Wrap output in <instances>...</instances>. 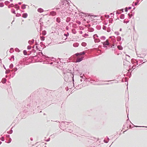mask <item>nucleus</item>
<instances>
[{"label": "nucleus", "instance_id": "obj_1", "mask_svg": "<svg viewBox=\"0 0 147 147\" xmlns=\"http://www.w3.org/2000/svg\"><path fill=\"white\" fill-rule=\"evenodd\" d=\"M68 123L67 122L62 121L59 127H60L61 129L64 130V127H65V126L68 125Z\"/></svg>", "mask_w": 147, "mask_h": 147}, {"label": "nucleus", "instance_id": "obj_2", "mask_svg": "<svg viewBox=\"0 0 147 147\" xmlns=\"http://www.w3.org/2000/svg\"><path fill=\"white\" fill-rule=\"evenodd\" d=\"M63 7V6L61 4V2H59V3L55 7V8L57 10L60 9V8H62Z\"/></svg>", "mask_w": 147, "mask_h": 147}, {"label": "nucleus", "instance_id": "obj_3", "mask_svg": "<svg viewBox=\"0 0 147 147\" xmlns=\"http://www.w3.org/2000/svg\"><path fill=\"white\" fill-rule=\"evenodd\" d=\"M61 3L62 5H65L66 4V3H67V0H64L63 1H61Z\"/></svg>", "mask_w": 147, "mask_h": 147}, {"label": "nucleus", "instance_id": "obj_4", "mask_svg": "<svg viewBox=\"0 0 147 147\" xmlns=\"http://www.w3.org/2000/svg\"><path fill=\"white\" fill-rule=\"evenodd\" d=\"M83 57H81L80 58L77 59L76 60V62H79L81 61L83 59Z\"/></svg>", "mask_w": 147, "mask_h": 147}, {"label": "nucleus", "instance_id": "obj_5", "mask_svg": "<svg viewBox=\"0 0 147 147\" xmlns=\"http://www.w3.org/2000/svg\"><path fill=\"white\" fill-rule=\"evenodd\" d=\"M103 45H108L109 44L108 40H107L105 42H104L103 43Z\"/></svg>", "mask_w": 147, "mask_h": 147}, {"label": "nucleus", "instance_id": "obj_6", "mask_svg": "<svg viewBox=\"0 0 147 147\" xmlns=\"http://www.w3.org/2000/svg\"><path fill=\"white\" fill-rule=\"evenodd\" d=\"M50 14L52 16H55L56 14V12L54 11H53L50 12Z\"/></svg>", "mask_w": 147, "mask_h": 147}, {"label": "nucleus", "instance_id": "obj_7", "mask_svg": "<svg viewBox=\"0 0 147 147\" xmlns=\"http://www.w3.org/2000/svg\"><path fill=\"white\" fill-rule=\"evenodd\" d=\"M85 54V52L83 51L82 52H80L79 53H78L76 54V55L77 56H78V55H84Z\"/></svg>", "mask_w": 147, "mask_h": 147}, {"label": "nucleus", "instance_id": "obj_8", "mask_svg": "<svg viewBox=\"0 0 147 147\" xmlns=\"http://www.w3.org/2000/svg\"><path fill=\"white\" fill-rule=\"evenodd\" d=\"M28 16V14L27 13H25L23 14L22 17L24 18H26Z\"/></svg>", "mask_w": 147, "mask_h": 147}, {"label": "nucleus", "instance_id": "obj_9", "mask_svg": "<svg viewBox=\"0 0 147 147\" xmlns=\"http://www.w3.org/2000/svg\"><path fill=\"white\" fill-rule=\"evenodd\" d=\"M43 11V9L41 8H39L38 9V11L40 13H42Z\"/></svg>", "mask_w": 147, "mask_h": 147}, {"label": "nucleus", "instance_id": "obj_10", "mask_svg": "<svg viewBox=\"0 0 147 147\" xmlns=\"http://www.w3.org/2000/svg\"><path fill=\"white\" fill-rule=\"evenodd\" d=\"M34 42V39H33L32 40H29L28 41V43H29V44L31 45V44H32Z\"/></svg>", "mask_w": 147, "mask_h": 147}, {"label": "nucleus", "instance_id": "obj_11", "mask_svg": "<svg viewBox=\"0 0 147 147\" xmlns=\"http://www.w3.org/2000/svg\"><path fill=\"white\" fill-rule=\"evenodd\" d=\"M6 80L5 78H3L2 80V82L3 84H4L6 82Z\"/></svg>", "mask_w": 147, "mask_h": 147}, {"label": "nucleus", "instance_id": "obj_12", "mask_svg": "<svg viewBox=\"0 0 147 147\" xmlns=\"http://www.w3.org/2000/svg\"><path fill=\"white\" fill-rule=\"evenodd\" d=\"M124 15L123 14H121L120 16V18L121 19H123L124 18Z\"/></svg>", "mask_w": 147, "mask_h": 147}, {"label": "nucleus", "instance_id": "obj_13", "mask_svg": "<svg viewBox=\"0 0 147 147\" xmlns=\"http://www.w3.org/2000/svg\"><path fill=\"white\" fill-rule=\"evenodd\" d=\"M26 8V5L25 4H23V6L22 7V8L23 9H24Z\"/></svg>", "mask_w": 147, "mask_h": 147}, {"label": "nucleus", "instance_id": "obj_14", "mask_svg": "<svg viewBox=\"0 0 147 147\" xmlns=\"http://www.w3.org/2000/svg\"><path fill=\"white\" fill-rule=\"evenodd\" d=\"M121 39V38L120 36H118L117 37V41H120Z\"/></svg>", "mask_w": 147, "mask_h": 147}, {"label": "nucleus", "instance_id": "obj_15", "mask_svg": "<svg viewBox=\"0 0 147 147\" xmlns=\"http://www.w3.org/2000/svg\"><path fill=\"white\" fill-rule=\"evenodd\" d=\"M45 37L44 36H40V39L42 41H44L45 40Z\"/></svg>", "mask_w": 147, "mask_h": 147}, {"label": "nucleus", "instance_id": "obj_16", "mask_svg": "<svg viewBox=\"0 0 147 147\" xmlns=\"http://www.w3.org/2000/svg\"><path fill=\"white\" fill-rule=\"evenodd\" d=\"M117 48L119 50H122L123 49V47L120 46H117Z\"/></svg>", "mask_w": 147, "mask_h": 147}, {"label": "nucleus", "instance_id": "obj_17", "mask_svg": "<svg viewBox=\"0 0 147 147\" xmlns=\"http://www.w3.org/2000/svg\"><path fill=\"white\" fill-rule=\"evenodd\" d=\"M60 18H57L56 19V21L58 23H59L60 22Z\"/></svg>", "mask_w": 147, "mask_h": 147}, {"label": "nucleus", "instance_id": "obj_18", "mask_svg": "<svg viewBox=\"0 0 147 147\" xmlns=\"http://www.w3.org/2000/svg\"><path fill=\"white\" fill-rule=\"evenodd\" d=\"M82 45L84 47H85L86 45V44L85 42H83L82 43Z\"/></svg>", "mask_w": 147, "mask_h": 147}, {"label": "nucleus", "instance_id": "obj_19", "mask_svg": "<svg viewBox=\"0 0 147 147\" xmlns=\"http://www.w3.org/2000/svg\"><path fill=\"white\" fill-rule=\"evenodd\" d=\"M105 36H102L100 37V39L101 40H104L105 39Z\"/></svg>", "mask_w": 147, "mask_h": 147}, {"label": "nucleus", "instance_id": "obj_20", "mask_svg": "<svg viewBox=\"0 0 147 147\" xmlns=\"http://www.w3.org/2000/svg\"><path fill=\"white\" fill-rule=\"evenodd\" d=\"M15 6L16 8L17 9H19L20 7H19L18 6V4H16L15 5Z\"/></svg>", "mask_w": 147, "mask_h": 147}, {"label": "nucleus", "instance_id": "obj_21", "mask_svg": "<svg viewBox=\"0 0 147 147\" xmlns=\"http://www.w3.org/2000/svg\"><path fill=\"white\" fill-rule=\"evenodd\" d=\"M11 12L13 13H14L15 14H16V13H15V9H11Z\"/></svg>", "mask_w": 147, "mask_h": 147}, {"label": "nucleus", "instance_id": "obj_22", "mask_svg": "<svg viewBox=\"0 0 147 147\" xmlns=\"http://www.w3.org/2000/svg\"><path fill=\"white\" fill-rule=\"evenodd\" d=\"M140 0H137V2L135 3V5H137Z\"/></svg>", "mask_w": 147, "mask_h": 147}, {"label": "nucleus", "instance_id": "obj_23", "mask_svg": "<svg viewBox=\"0 0 147 147\" xmlns=\"http://www.w3.org/2000/svg\"><path fill=\"white\" fill-rule=\"evenodd\" d=\"M42 34L43 35H45L46 34V31L45 30H44L42 32Z\"/></svg>", "mask_w": 147, "mask_h": 147}, {"label": "nucleus", "instance_id": "obj_24", "mask_svg": "<svg viewBox=\"0 0 147 147\" xmlns=\"http://www.w3.org/2000/svg\"><path fill=\"white\" fill-rule=\"evenodd\" d=\"M4 4L3 3L1 2L0 3V7H3L4 6Z\"/></svg>", "mask_w": 147, "mask_h": 147}, {"label": "nucleus", "instance_id": "obj_25", "mask_svg": "<svg viewBox=\"0 0 147 147\" xmlns=\"http://www.w3.org/2000/svg\"><path fill=\"white\" fill-rule=\"evenodd\" d=\"M13 64H11L9 66V67L10 68L12 69L13 67Z\"/></svg>", "mask_w": 147, "mask_h": 147}, {"label": "nucleus", "instance_id": "obj_26", "mask_svg": "<svg viewBox=\"0 0 147 147\" xmlns=\"http://www.w3.org/2000/svg\"><path fill=\"white\" fill-rule=\"evenodd\" d=\"M23 53L24 55H27V52L26 50H24L23 51Z\"/></svg>", "mask_w": 147, "mask_h": 147}, {"label": "nucleus", "instance_id": "obj_27", "mask_svg": "<svg viewBox=\"0 0 147 147\" xmlns=\"http://www.w3.org/2000/svg\"><path fill=\"white\" fill-rule=\"evenodd\" d=\"M13 132V130L12 129H11V130L7 132V133L9 134H11Z\"/></svg>", "mask_w": 147, "mask_h": 147}, {"label": "nucleus", "instance_id": "obj_28", "mask_svg": "<svg viewBox=\"0 0 147 147\" xmlns=\"http://www.w3.org/2000/svg\"><path fill=\"white\" fill-rule=\"evenodd\" d=\"M18 70V69L17 67H15L13 68V70H12V71H17Z\"/></svg>", "mask_w": 147, "mask_h": 147}, {"label": "nucleus", "instance_id": "obj_29", "mask_svg": "<svg viewBox=\"0 0 147 147\" xmlns=\"http://www.w3.org/2000/svg\"><path fill=\"white\" fill-rule=\"evenodd\" d=\"M21 16V14L20 13H17L16 15V16L17 17H19Z\"/></svg>", "mask_w": 147, "mask_h": 147}, {"label": "nucleus", "instance_id": "obj_30", "mask_svg": "<svg viewBox=\"0 0 147 147\" xmlns=\"http://www.w3.org/2000/svg\"><path fill=\"white\" fill-rule=\"evenodd\" d=\"M115 33L117 35H118L119 34V33L118 32H115Z\"/></svg>", "mask_w": 147, "mask_h": 147}, {"label": "nucleus", "instance_id": "obj_31", "mask_svg": "<svg viewBox=\"0 0 147 147\" xmlns=\"http://www.w3.org/2000/svg\"><path fill=\"white\" fill-rule=\"evenodd\" d=\"M13 6V3H11L10 5V6H9L8 7L9 8H10V7H12Z\"/></svg>", "mask_w": 147, "mask_h": 147}, {"label": "nucleus", "instance_id": "obj_32", "mask_svg": "<svg viewBox=\"0 0 147 147\" xmlns=\"http://www.w3.org/2000/svg\"><path fill=\"white\" fill-rule=\"evenodd\" d=\"M11 51H13V48H11L9 52L11 53H12Z\"/></svg>", "mask_w": 147, "mask_h": 147}, {"label": "nucleus", "instance_id": "obj_33", "mask_svg": "<svg viewBox=\"0 0 147 147\" xmlns=\"http://www.w3.org/2000/svg\"><path fill=\"white\" fill-rule=\"evenodd\" d=\"M10 70H7L5 71V73L6 74H8V73H9L10 72Z\"/></svg>", "mask_w": 147, "mask_h": 147}, {"label": "nucleus", "instance_id": "obj_34", "mask_svg": "<svg viewBox=\"0 0 147 147\" xmlns=\"http://www.w3.org/2000/svg\"><path fill=\"white\" fill-rule=\"evenodd\" d=\"M95 36H96L97 37H98V36L96 34H95L93 36V37L94 39L95 38Z\"/></svg>", "mask_w": 147, "mask_h": 147}, {"label": "nucleus", "instance_id": "obj_35", "mask_svg": "<svg viewBox=\"0 0 147 147\" xmlns=\"http://www.w3.org/2000/svg\"><path fill=\"white\" fill-rule=\"evenodd\" d=\"M128 8L127 7H125V12H127L128 11Z\"/></svg>", "mask_w": 147, "mask_h": 147}, {"label": "nucleus", "instance_id": "obj_36", "mask_svg": "<svg viewBox=\"0 0 147 147\" xmlns=\"http://www.w3.org/2000/svg\"><path fill=\"white\" fill-rule=\"evenodd\" d=\"M31 47L30 46H28L27 47V49L28 50L30 49H31Z\"/></svg>", "mask_w": 147, "mask_h": 147}, {"label": "nucleus", "instance_id": "obj_37", "mask_svg": "<svg viewBox=\"0 0 147 147\" xmlns=\"http://www.w3.org/2000/svg\"><path fill=\"white\" fill-rule=\"evenodd\" d=\"M1 140H2V141H4V138L3 137H2L1 138Z\"/></svg>", "mask_w": 147, "mask_h": 147}, {"label": "nucleus", "instance_id": "obj_38", "mask_svg": "<svg viewBox=\"0 0 147 147\" xmlns=\"http://www.w3.org/2000/svg\"><path fill=\"white\" fill-rule=\"evenodd\" d=\"M69 34L68 32L67 33V34H64V35L66 36H69Z\"/></svg>", "mask_w": 147, "mask_h": 147}, {"label": "nucleus", "instance_id": "obj_39", "mask_svg": "<svg viewBox=\"0 0 147 147\" xmlns=\"http://www.w3.org/2000/svg\"><path fill=\"white\" fill-rule=\"evenodd\" d=\"M11 138H9V142H7L8 143H10L11 142Z\"/></svg>", "mask_w": 147, "mask_h": 147}, {"label": "nucleus", "instance_id": "obj_40", "mask_svg": "<svg viewBox=\"0 0 147 147\" xmlns=\"http://www.w3.org/2000/svg\"><path fill=\"white\" fill-rule=\"evenodd\" d=\"M12 59H13V60H14V56L13 55H12L11 56V59H10V60Z\"/></svg>", "mask_w": 147, "mask_h": 147}, {"label": "nucleus", "instance_id": "obj_41", "mask_svg": "<svg viewBox=\"0 0 147 147\" xmlns=\"http://www.w3.org/2000/svg\"><path fill=\"white\" fill-rule=\"evenodd\" d=\"M129 22V21H125V20H124L123 22L124 23H126V24H127V23H128Z\"/></svg>", "mask_w": 147, "mask_h": 147}, {"label": "nucleus", "instance_id": "obj_42", "mask_svg": "<svg viewBox=\"0 0 147 147\" xmlns=\"http://www.w3.org/2000/svg\"><path fill=\"white\" fill-rule=\"evenodd\" d=\"M134 126L136 127H145L144 126H136V125H134Z\"/></svg>", "mask_w": 147, "mask_h": 147}, {"label": "nucleus", "instance_id": "obj_43", "mask_svg": "<svg viewBox=\"0 0 147 147\" xmlns=\"http://www.w3.org/2000/svg\"><path fill=\"white\" fill-rule=\"evenodd\" d=\"M97 41L96 42H100V40L99 39H97Z\"/></svg>", "mask_w": 147, "mask_h": 147}, {"label": "nucleus", "instance_id": "obj_44", "mask_svg": "<svg viewBox=\"0 0 147 147\" xmlns=\"http://www.w3.org/2000/svg\"><path fill=\"white\" fill-rule=\"evenodd\" d=\"M106 26H104L103 28V30H105L106 29Z\"/></svg>", "mask_w": 147, "mask_h": 147}, {"label": "nucleus", "instance_id": "obj_45", "mask_svg": "<svg viewBox=\"0 0 147 147\" xmlns=\"http://www.w3.org/2000/svg\"><path fill=\"white\" fill-rule=\"evenodd\" d=\"M50 138H49L48 139L46 140V141L47 142H48L50 141Z\"/></svg>", "mask_w": 147, "mask_h": 147}, {"label": "nucleus", "instance_id": "obj_46", "mask_svg": "<svg viewBox=\"0 0 147 147\" xmlns=\"http://www.w3.org/2000/svg\"><path fill=\"white\" fill-rule=\"evenodd\" d=\"M103 45V47H105V48L107 47V46L106 45Z\"/></svg>", "mask_w": 147, "mask_h": 147}, {"label": "nucleus", "instance_id": "obj_47", "mask_svg": "<svg viewBox=\"0 0 147 147\" xmlns=\"http://www.w3.org/2000/svg\"><path fill=\"white\" fill-rule=\"evenodd\" d=\"M128 15L129 16V18H131V15H130L129 14H128Z\"/></svg>", "mask_w": 147, "mask_h": 147}, {"label": "nucleus", "instance_id": "obj_48", "mask_svg": "<svg viewBox=\"0 0 147 147\" xmlns=\"http://www.w3.org/2000/svg\"><path fill=\"white\" fill-rule=\"evenodd\" d=\"M128 8V9H131V7H129Z\"/></svg>", "mask_w": 147, "mask_h": 147}, {"label": "nucleus", "instance_id": "obj_49", "mask_svg": "<svg viewBox=\"0 0 147 147\" xmlns=\"http://www.w3.org/2000/svg\"><path fill=\"white\" fill-rule=\"evenodd\" d=\"M94 39L95 42H96L97 41V39Z\"/></svg>", "mask_w": 147, "mask_h": 147}, {"label": "nucleus", "instance_id": "obj_50", "mask_svg": "<svg viewBox=\"0 0 147 147\" xmlns=\"http://www.w3.org/2000/svg\"><path fill=\"white\" fill-rule=\"evenodd\" d=\"M15 74H16V73H15V72H13V74L14 76V75H15Z\"/></svg>", "mask_w": 147, "mask_h": 147}, {"label": "nucleus", "instance_id": "obj_51", "mask_svg": "<svg viewBox=\"0 0 147 147\" xmlns=\"http://www.w3.org/2000/svg\"><path fill=\"white\" fill-rule=\"evenodd\" d=\"M110 15H113V16L114 15V14H113V13H111L110 14Z\"/></svg>", "mask_w": 147, "mask_h": 147}, {"label": "nucleus", "instance_id": "obj_52", "mask_svg": "<svg viewBox=\"0 0 147 147\" xmlns=\"http://www.w3.org/2000/svg\"><path fill=\"white\" fill-rule=\"evenodd\" d=\"M21 3H21V2H19V3H18V4H19V5H20V4H21Z\"/></svg>", "mask_w": 147, "mask_h": 147}, {"label": "nucleus", "instance_id": "obj_53", "mask_svg": "<svg viewBox=\"0 0 147 147\" xmlns=\"http://www.w3.org/2000/svg\"><path fill=\"white\" fill-rule=\"evenodd\" d=\"M66 29H67V30H68V26H67L66 27Z\"/></svg>", "mask_w": 147, "mask_h": 147}, {"label": "nucleus", "instance_id": "obj_54", "mask_svg": "<svg viewBox=\"0 0 147 147\" xmlns=\"http://www.w3.org/2000/svg\"><path fill=\"white\" fill-rule=\"evenodd\" d=\"M85 36H88V34H85Z\"/></svg>", "mask_w": 147, "mask_h": 147}, {"label": "nucleus", "instance_id": "obj_55", "mask_svg": "<svg viewBox=\"0 0 147 147\" xmlns=\"http://www.w3.org/2000/svg\"><path fill=\"white\" fill-rule=\"evenodd\" d=\"M121 11H122V12H123V9H121Z\"/></svg>", "mask_w": 147, "mask_h": 147}, {"label": "nucleus", "instance_id": "obj_56", "mask_svg": "<svg viewBox=\"0 0 147 147\" xmlns=\"http://www.w3.org/2000/svg\"><path fill=\"white\" fill-rule=\"evenodd\" d=\"M94 30V29L93 28H92V30L91 31L92 32Z\"/></svg>", "mask_w": 147, "mask_h": 147}, {"label": "nucleus", "instance_id": "obj_57", "mask_svg": "<svg viewBox=\"0 0 147 147\" xmlns=\"http://www.w3.org/2000/svg\"><path fill=\"white\" fill-rule=\"evenodd\" d=\"M80 33L81 34H82V31H80Z\"/></svg>", "mask_w": 147, "mask_h": 147}, {"label": "nucleus", "instance_id": "obj_58", "mask_svg": "<svg viewBox=\"0 0 147 147\" xmlns=\"http://www.w3.org/2000/svg\"><path fill=\"white\" fill-rule=\"evenodd\" d=\"M117 14H120V13H119V12H118L117 11Z\"/></svg>", "mask_w": 147, "mask_h": 147}, {"label": "nucleus", "instance_id": "obj_59", "mask_svg": "<svg viewBox=\"0 0 147 147\" xmlns=\"http://www.w3.org/2000/svg\"><path fill=\"white\" fill-rule=\"evenodd\" d=\"M53 63L52 62H51V63H50V64H51V65Z\"/></svg>", "mask_w": 147, "mask_h": 147}, {"label": "nucleus", "instance_id": "obj_60", "mask_svg": "<svg viewBox=\"0 0 147 147\" xmlns=\"http://www.w3.org/2000/svg\"><path fill=\"white\" fill-rule=\"evenodd\" d=\"M121 30H122V29H121V28H120V30H119V31H121Z\"/></svg>", "mask_w": 147, "mask_h": 147}, {"label": "nucleus", "instance_id": "obj_61", "mask_svg": "<svg viewBox=\"0 0 147 147\" xmlns=\"http://www.w3.org/2000/svg\"><path fill=\"white\" fill-rule=\"evenodd\" d=\"M73 46L74 47H76V46H75V44H73Z\"/></svg>", "mask_w": 147, "mask_h": 147}, {"label": "nucleus", "instance_id": "obj_62", "mask_svg": "<svg viewBox=\"0 0 147 147\" xmlns=\"http://www.w3.org/2000/svg\"><path fill=\"white\" fill-rule=\"evenodd\" d=\"M0 62L1 63V59H0Z\"/></svg>", "mask_w": 147, "mask_h": 147}, {"label": "nucleus", "instance_id": "obj_63", "mask_svg": "<svg viewBox=\"0 0 147 147\" xmlns=\"http://www.w3.org/2000/svg\"><path fill=\"white\" fill-rule=\"evenodd\" d=\"M82 81H83V80H82V79H81L80 80V81H81V82Z\"/></svg>", "mask_w": 147, "mask_h": 147}, {"label": "nucleus", "instance_id": "obj_64", "mask_svg": "<svg viewBox=\"0 0 147 147\" xmlns=\"http://www.w3.org/2000/svg\"><path fill=\"white\" fill-rule=\"evenodd\" d=\"M80 77H81V78H83V76H80Z\"/></svg>", "mask_w": 147, "mask_h": 147}]
</instances>
